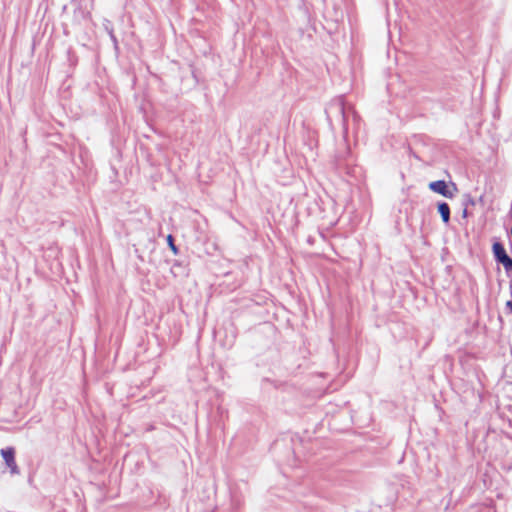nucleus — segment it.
<instances>
[{"instance_id": "obj_5", "label": "nucleus", "mask_w": 512, "mask_h": 512, "mask_svg": "<svg viewBox=\"0 0 512 512\" xmlns=\"http://www.w3.org/2000/svg\"><path fill=\"white\" fill-rule=\"evenodd\" d=\"M500 263L503 264L506 271H512V259L509 256H507L504 259H501Z\"/></svg>"}, {"instance_id": "obj_8", "label": "nucleus", "mask_w": 512, "mask_h": 512, "mask_svg": "<svg viewBox=\"0 0 512 512\" xmlns=\"http://www.w3.org/2000/svg\"><path fill=\"white\" fill-rule=\"evenodd\" d=\"M467 214H468V213H467V210H466V209H464V210H463V212H462V216H463V218H466V217H467Z\"/></svg>"}, {"instance_id": "obj_3", "label": "nucleus", "mask_w": 512, "mask_h": 512, "mask_svg": "<svg viewBox=\"0 0 512 512\" xmlns=\"http://www.w3.org/2000/svg\"><path fill=\"white\" fill-rule=\"evenodd\" d=\"M438 212L441 215L442 221L447 224L450 220V208L447 203L441 202L437 206Z\"/></svg>"}, {"instance_id": "obj_2", "label": "nucleus", "mask_w": 512, "mask_h": 512, "mask_svg": "<svg viewBox=\"0 0 512 512\" xmlns=\"http://www.w3.org/2000/svg\"><path fill=\"white\" fill-rule=\"evenodd\" d=\"M0 454L9 468L11 474H18L19 469L15 461V449L13 447H7L0 450Z\"/></svg>"}, {"instance_id": "obj_7", "label": "nucleus", "mask_w": 512, "mask_h": 512, "mask_svg": "<svg viewBox=\"0 0 512 512\" xmlns=\"http://www.w3.org/2000/svg\"><path fill=\"white\" fill-rule=\"evenodd\" d=\"M506 307L509 309L510 312H512V301H507Z\"/></svg>"}, {"instance_id": "obj_6", "label": "nucleus", "mask_w": 512, "mask_h": 512, "mask_svg": "<svg viewBox=\"0 0 512 512\" xmlns=\"http://www.w3.org/2000/svg\"><path fill=\"white\" fill-rule=\"evenodd\" d=\"M167 241H168L169 247L171 248L173 253L177 254L178 250H177L176 246L174 245L173 237L171 235H168Z\"/></svg>"}, {"instance_id": "obj_4", "label": "nucleus", "mask_w": 512, "mask_h": 512, "mask_svg": "<svg viewBox=\"0 0 512 512\" xmlns=\"http://www.w3.org/2000/svg\"><path fill=\"white\" fill-rule=\"evenodd\" d=\"M493 253L499 262L508 256L500 243L493 244Z\"/></svg>"}, {"instance_id": "obj_1", "label": "nucleus", "mask_w": 512, "mask_h": 512, "mask_svg": "<svg viewBox=\"0 0 512 512\" xmlns=\"http://www.w3.org/2000/svg\"><path fill=\"white\" fill-rule=\"evenodd\" d=\"M428 187L431 191L449 199L454 198L458 192V188L455 183H446L443 180L430 182Z\"/></svg>"}]
</instances>
